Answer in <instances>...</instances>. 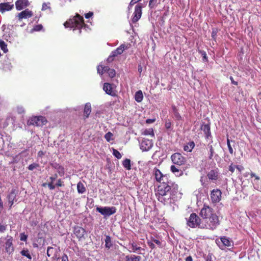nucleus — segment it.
Returning a JSON list of instances; mask_svg holds the SVG:
<instances>
[{
    "label": "nucleus",
    "instance_id": "1",
    "mask_svg": "<svg viewBox=\"0 0 261 261\" xmlns=\"http://www.w3.org/2000/svg\"><path fill=\"white\" fill-rule=\"evenodd\" d=\"M178 186L176 184L160 185L157 187L155 195L158 200L164 205L171 204L172 196L177 193Z\"/></svg>",
    "mask_w": 261,
    "mask_h": 261
},
{
    "label": "nucleus",
    "instance_id": "2",
    "mask_svg": "<svg viewBox=\"0 0 261 261\" xmlns=\"http://www.w3.org/2000/svg\"><path fill=\"white\" fill-rule=\"evenodd\" d=\"M64 25L65 28H73V30L77 29L79 33H81V29H84L86 30L88 28V25L84 22L83 17L79 14H76L72 18L66 21Z\"/></svg>",
    "mask_w": 261,
    "mask_h": 261
},
{
    "label": "nucleus",
    "instance_id": "3",
    "mask_svg": "<svg viewBox=\"0 0 261 261\" xmlns=\"http://www.w3.org/2000/svg\"><path fill=\"white\" fill-rule=\"evenodd\" d=\"M220 225L219 217L216 214H214L210 217L205 219L202 222L201 228L215 230Z\"/></svg>",
    "mask_w": 261,
    "mask_h": 261
},
{
    "label": "nucleus",
    "instance_id": "4",
    "mask_svg": "<svg viewBox=\"0 0 261 261\" xmlns=\"http://www.w3.org/2000/svg\"><path fill=\"white\" fill-rule=\"evenodd\" d=\"M187 224L191 228L198 227L201 228L202 223L200 218L195 213H192L187 219Z\"/></svg>",
    "mask_w": 261,
    "mask_h": 261
},
{
    "label": "nucleus",
    "instance_id": "5",
    "mask_svg": "<svg viewBox=\"0 0 261 261\" xmlns=\"http://www.w3.org/2000/svg\"><path fill=\"white\" fill-rule=\"evenodd\" d=\"M47 122V119L45 117L42 116H33L28 120L27 124L28 125L42 126L46 124Z\"/></svg>",
    "mask_w": 261,
    "mask_h": 261
},
{
    "label": "nucleus",
    "instance_id": "6",
    "mask_svg": "<svg viewBox=\"0 0 261 261\" xmlns=\"http://www.w3.org/2000/svg\"><path fill=\"white\" fill-rule=\"evenodd\" d=\"M96 212L100 213L105 217H109L116 212V208L115 206L97 207Z\"/></svg>",
    "mask_w": 261,
    "mask_h": 261
},
{
    "label": "nucleus",
    "instance_id": "7",
    "mask_svg": "<svg viewBox=\"0 0 261 261\" xmlns=\"http://www.w3.org/2000/svg\"><path fill=\"white\" fill-rule=\"evenodd\" d=\"M216 243L221 250H223L225 247H229L233 245L232 241L226 236L221 237L219 239H216Z\"/></svg>",
    "mask_w": 261,
    "mask_h": 261
},
{
    "label": "nucleus",
    "instance_id": "8",
    "mask_svg": "<svg viewBox=\"0 0 261 261\" xmlns=\"http://www.w3.org/2000/svg\"><path fill=\"white\" fill-rule=\"evenodd\" d=\"M171 159L174 164L179 166L184 165L187 162L186 158L178 152H176L172 154Z\"/></svg>",
    "mask_w": 261,
    "mask_h": 261
},
{
    "label": "nucleus",
    "instance_id": "9",
    "mask_svg": "<svg viewBox=\"0 0 261 261\" xmlns=\"http://www.w3.org/2000/svg\"><path fill=\"white\" fill-rule=\"evenodd\" d=\"M214 210L208 205L204 204L200 212V216L202 217L203 221L210 217L215 214Z\"/></svg>",
    "mask_w": 261,
    "mask_h": 261
},
{
    "label": "nucleus",
    "instance_id": "10",
    "mask_svg": "<svg viewBox=\"0 0 261 261\" xmlns=\"http://www.w3.org/2000/svg\"><path fill=\"white\" fill-rule=\"evenodd\" d=\"M221 197L222 192L219 189H213L211 192V199L213 203L219 202L221 199Z\"/></svg>",
    "mask_w": 261,
    "mask_h": 261
},
{
    "label": "nucleus",
    "instance_id": "11",
    "mask_svg": "<svg viewBox=\"0 0 261 261\" xmlns=\"http://www.w3.org/2000/svg\"><path fill=\"white\" fill-rule=\"evenodd\" d=\"M142 6L140 4H138L135 6V11L132 18V22L133 23L137 22L140 19L142 13Z\"/></svg>",
    "mask_w": 261,
    "mask_h": 261
},
{
    "label": "nucleus",
    "instance_id": "12",
    "mask_svg": "<svg viewBox=\"0 0 261 261\" xmlns=\"http://www.w3.org/2000/svg\"><path fill=\"white\" fill-rule=\"evenodd\" d=\"M73 233L78 239L79 241H81L84 239L86 230L82 227L75 226L73 227Z\"/></svg>",
    "mask_w": 261,
    "mask_h": 261
},
{
    "label": "nucleus",
    "instance_id": "13",
    "mask_svg": "<svg viewBox=\"0 0 261 261\" xmlns=\"http://www.w3.org/2000/svg\"><path fill=\"white\" fill-rule=\"evenodd\" d=\"M153 146V143L151 140L148 139H143L140 144V149L142 151H148Z\"/></svg>",
    "mask_w": 261,
    "mask_h": 261
},
{
    "label": "nucleus",
    "instance_id": "14",
    "mask_svg": "<svg viewBox=\"0 0 261 261\" xmlns=\"http://www.w3.org/2000/svg\"><path fill=\"white\" fill-rule=\"evenodd\" d=\"M33 15V13L32 11L28 9H25L17 15L18 21L20 22L22 19H27L31 17Z\"/></svg>",
    "mask_w": 261,
    "mask_h": 261
},
{
    "label": "nucleus",
    "instance_id": "15",
    "mask_svg": "<svg viewBox=\"0 0 261 261\" xmlns=\"http://www.w3.org/2000/svg\"><path fill=\"white\" fill-rule=\"evenodd\" d=\"M103 89L107 94L112 96H116V92L113 90L112 84L105 83L103 84Z\"/></svg>",
    "mask_w": 261,
    "mask_h": 261
},
{
    "label": "nucleus",
    "instance_id": "16",
    "mask_svg": "<svg viewBox=\"0 0 261 261\" xmlns=\"http://www.w3.org/2000/svg\"><path fill=\"white\" fill-rule=\"evenodd\" d=\"M207 176L210 180H217L219 178V172L218 169H212L211 170L207 173Z\"/></svg>",
    "mask_w": 261,
    "mask_h": 261
},
{
    "label": "nucleus",
    "instance_id": "17",
    "mask_svg": "<svg viewBox=\"0 0 261 261\" xmlns=\"http://www.w3.org/2000/svg\"><path fill=\"white\" fill-rule=\"evenodd\" d=\"M51 167L56 170L57 172L60 176H62L65 174V169L63 166L58 163L51 164Z\"/></svg>",
    "mask_w": 261,
    "mask_h": 261
},
{
    "label": "nucleus",
    "instance_id": "18",
    "mask_svg": "<svg viewBox=\"0 0 261 261\" xmlns=\"http://www.w3.org/2000/svg\"><path fill=\"white\" fill-rule=\"evenodd\" d=\"M128 48L127 45L122 44L119 47L117 48L115 50L113 51V56H117L118 55H121L123 51Z\"/></svg>",
    "mask_w": 261,
    "mask_h": 261
},
{
    "label": "nucleus",
    "instance_id": "19",
    "mask_svg": "<svg viewBox=\"0 0 261 261\" xmlns=\"http://www.w3.org/2000/svg\"><path fill=\"white\" fill-rule=\"evenodd\" d=\"M16 197V193L15 190H12L11 193L9 194L7 197L8 198V204L10 207H11L14 203V201Z\"/></svg>",
    "mask_w": 261,
    "mask_h": 261
},
{
    "label": "nucleus",
    "instance_id": "20",
    "mask_svg": "<svg viewBox=\"0 0 261 261\" xmlns=\"http://www.w3.org/2000/svg\"><path fill=\"white\" fill-rule=\"evenodd\" d=\"M30 5L28 0H17V10H21L26 8Z\"/></svg>",
    "mask_w": 261,
    "mask_h": 261
},
{
    "label": "nucleus",
    "instance_id": "21",
    "mask_svg": "<svg viewBox=\"0 0 261 261\" xmlns=\"http://www.w3.org/2000/svg\"><path fill=\"white\" fill-rule=\"evenodd\" d=\"M179 166L172 165L170 167L171 171L176 176H182L184 174L182 170L180 169L178 167Z\"/></svg>",
    "mask_w": 261,
    "mask_h": 261
},
{
    "label": "nucleus",
    "instance_id": "22",
    "mask_svg": "<svg viewBox=\"0 0 261 261\" xmlns=\"http://www.w3.org/2000/svg\"><path fill=\"white\" fill-rule=\"evenodd\" d=\"M13 7V5H10L8 3L0 4V12L4 13L6 11L11 10Z\"/></svg>",
    "mask_w": 261,
    "mask_h": 261
},
{
    "label": "nucleus",
    "instance_id": "23",
    "mask_svg": "<svg viewBox=\"0 0 261 261\" xmlns=\"http://www.w3.org/2000/svg\"><path fill=\"white\" fill-rule=\"evenodd\" d=\"M91 112V106L89 102L86 103L84 109V118H87Z\"/></svg>",
    "mask_w": 261,
    "mask_h": 261
},
{
    "label": "nucleus",
    "instance_id": "24",
    "mask_svg": "<svg viewBox=\"0 0 261 261\" xmlns=\"http://www.w3.org/2000/svg\"><path fill=\"white\" fill-rule=\"evenodd\" d=\"M58 177V175L57 173H55L53 176L49 177L50 181L48 182L47 184V186L49 190H54L55 189V185L54 184V181L57 179Z\"/></svg>",
    "mask_w": 261,
    "mask_h": 261
},
{
    "label": "nucleus",
    "instance_id": "25",
    "mask_svg": "<svg viewBox=\"0 0 261 261\" xmlns=\"http://www.w3.org/2000/svg\"><path fill=\"white\" fill-rule=\"evenodd\" d=\"M201 129L204 132L205 137L208 139L211 135L210 125L208 124H203L201 126Z\"/></svg>",
    "mask_w": 261,
    "mask_h": 261
},
{
    "label": "nucleus",
    "instance_id": "26",
    "mask_svg": "<svg viewBox=\"0 0 261 261\" xmlns=\"http://www.w3.org/2000/svg\"><path fill=\"white\" fill-rule=\"evenodd\" d=\"M161 185H171L173 184L171 180L169 179V175L164 174L161 179Z\"/></svg>",
    "mask_w": 261,
    "mask_h": 261
},
{
    "label": "nucleus",
    "instance_id": "27",
    "mask_svg": "<svg viewBox=\"0 0 261 261\" xmlns=\"http://www.w3.org/2000/svg\"><path fill=\"white\" fill-rule=\"evenodd\" d=\"M153 175L154 176L155 180L158 182H161V179L164 175V174L161 172V171L159 169L157 168H154L153 170Z\"/></svg>",
    "mask_w": 261,
    "mask_h": 261
},
{
    "label": "nucleus",
    "instance_id": "28",
    "mask_svg": "<svg viewBox=\"0 0 261 261\" xmlns=\"http://www.w3.org/2000/svg\"><path fill=\"white\" fill-rule=\"evenodd\" d=\"M129 245L131 246L132 251L133 252H138V251L141 250H144V249H142L141 247L138 246L137 244L134 241L130 242Z\"/></svg>",
    "mask_w": 261,
    "mask_h": 261
},
{
    "label": "nucleus",
    "instance_id": "29",
    "mask_svg": "<svg viewBox=\"0 0 261 261\" xmlns=\"http://www.w3.org/2000/svg\"><path fill=\"white\" fill-rule=\"evenodd\" d=\"M12 240L11 239H9L6 243V249L7 252L9 253H11V252L14 251V248L12 246Z\"/></svg>",
    "mask_w": 261,
    "mask_h": 261
},
{
    "label": "nucleus",
    "instance_id": "30",
    "mask_svg": "<svg viewBox=\"0 0 261 261\" xmlns=\"http://www.w3.org/2000/svg\"><path fill=\"white\" fill-rule=\"evenodd\" d=\"M195 146V143L193 141L189 142L184 147V149L185 151L187 152L192 151V149L194 148Z\"/></svg>",
    "mask_w": 261,
    "mask_h": 261
},
{
    "label": "nucleus",
    "instance_id": "31",
    "mask_svg": "<svg viewBox=\"0 0 261 261\" xmlns=\"http://www.w3.org/2000/svg\"><path fill=\"white\" fill-rule=\"evenodd\" d=\"M126 261H140L141 257L135 255H127L125 257Z\"/></svg>",
    "mask_w": 261,
    "mask_h": 261
},
{
    "label": "nucleus",
    "instance_id": "32",
    "mask_svg": "<svg viewBox=\"0 0 261 261\" xmlns=\"http://www.w3.org/2000/svg\"><path fill=\"white\" fill-rule=\"evenodd\" d=\"M143 95L142 91L139 90L136 92L135 94V99L138 102H140L142 101Z\"/></svg>",
    "mask_w": 261,
    "mask_h": 261
},
{
    "label": "nucleus",
    "instance_id": "33",
    "mask_svg": "<svg viewBox=\"0 0 261 261\" xmlns=\"http://www.w3.org/2000/svg\"><path fill=\"white\" fill-rule=\"evenodd\" d=\"M77 190L79 193L83 194L86 192V188L84 184L80 181L77 184Z\"/></svg>",
    "mask_w": 261,
    "mask_h": 261
},
{
    "label": "nucleus",
    "instance_id": "34",
    "mask_svg": "<svg viewBox=\"0 0 261 261\" xmlns=\"http://www.w3.org/2000/svg\"><path fill=\"white\" fill-rule=\"evenodd\" d=\"M58 250V249H56L52 247H48L47 249V255L50 257L53 255Z\"/></svg>",
    "mask_w": 261,
    "mask_h": 261
},
{
    "label": "nucleus",
    "instance_id": "35",
    "mask_svg": "<svg viewBox=\"0 0 261 261\" xmlns=\"http://www.w3.org/2000/svg\"><path fill=\"white\" fill-rule=\"evenodd\" d=\"M123 166L127 170L131 169L130 160L128 159H125L122 162Z\"/></svg>",
    "mask_w": 261,
    "mask_h": 261
},
{
    "label": "nucleus",
    "instance_id": "36",
    "mask_svg": "<svg viewBox=\"0 0 261 261\" xmlns=\"http://www.w3.org/2000/svg\"><path fill=\"white\" fill-rule=\"evenodd\" d=\"M111 242V238L109 236H106L105 239V247L108 249H110L112 246Z\"/></svg>",
    "mask_w": 261,
    "mask_h": 261
},
{
    "label": "nucleus",
    "instance_id": "37",
    "mask_svg": "<svg viewBox=\"0 0 261 261\" xmlns=\"http://www.w3.org/2000/svg\"><path fill=\"white\" fill-rule=\"evenodd\" d=\"M113 134L110 132H108L105 135V138L107 140V141L108 142H110L111 141L114 140V138H113Z\"/></svg>",
    "mask_w": 261,
    "mask_h": 261
},
{
    "label": "nucleus",
    "instance_id": "38",
    "mask_svg": "<svg viewBox=\"0 0 261 261\" xmlns=\"http://www.w3.org/2000/svg\"><path fill=\"white\" fill-rule=\"evenodd\" d=\"M22 256L27 257L28 259H31L32 256L30 253L28 249H23L20 252Z\"/></svg>",
    "mask_w": 261,
    "mask_h": 261
},
{
    "label": "nucleus",
    "instance_id": "39",
    "mask_svg": "<svg viewBox=\"0 0 261 261\" xmlns=\"http://www.w3.org/2000/svg\"><path fill=\"white\" fill-rule=\"evenodd\" d=\"M172 123L170 119H167L165 121V127L167 130H171L172 129Z\"/></svg>",
    "mask_w": 261,
    "mask_h": 261
},
{
    "label": "nucleus",
    "instance_id": "40",
    "mask_svg": "<svg viewBox=\"0 0 261 261\" xmlns=\"http://www.w3.org/2000/svg\"><path fill=\"white\" fill-rule=\"evenodd\" d=\"M143 134L144 135H150L151 136H154V132L152 128L145 129Z\"/></svg>",
    "mask_w": 261,
    "mask_h": 261
},
{
    "label": "nucleus",
    "instance_id": "41",
    "mask_svg": "<svg viewBox=\"0 0 261 261\" xmlns=\"http://www.w3.org/2000/svg\"><path fill=\"white\" fill-rule=\"evenodd\" d=\"M0 47L1 48V49L3 50L5 53H6L8 51V49L7 48V44L5 43V42L4 41H2V40L0 41Z\"/></svg>",
    "mask_w": 261,
    "mask_h": 261
},
{
    "label": "nucleus",
    "instance_id": "42",
    "mask_svg": "<svg viewBox=\"0 0 261 261\" xmlns=\"http://www.w3.org/2000/svg\"><path fill=\"white\" fill-rule=\"evenodd\" d=\"M150 240L153 243H155L159 248H162V242L159 240L156 239L154 238L151 237H150Z\"/></svg>",
    "mask_w": 261,
    "mask_h": 261
},
{
    "label": "nucleus",
    "instance_id": "43",
    "mask_svg": "<svg viewBox=\"0 0 261 261\" xmlns=\"http://www.w3.org/2000/svg\"><path fill=\"white\" fill-rule=\"evenodd\" d=\"M113 154L118 159L121 158V153L117 149L113 148Z\"/></svg>",
    "mask_w": 261,
    "mask_h": 261
},
{
    "label": "nucleus",
    "instance_id": "44",
    "mask_svg": "<svg viewBox=\"0 0 261 261\" xmlns=\"http://www.w3.org/2000/svg\"><path fill=\"white\" fill-rule=\"evenodd\" d=\"M227 147H228L229 153L231 154H233V153H234L233 152V150L232 147H231V146L230 145V140H229L228 138H227Z\"/></svg>",
    "mask_w": 261,
    "mask_h": 261
},
{
    "label": "nucleus",
    "instance_id": "45",
    "mask_svg": "<svg viewBox=\"0 0 261 261\" xmlns=\"http://www.w3.org/2000/svg\"><path fill=\"white\" fill-rule=\"evenodd\" d=\"M39 167V164L37 163H33L29 166L28 167L29 170L32 171L34 169L37 168Z\"/></svg>",
    "mask_w": 261,
    "mask_h": 261
},
{
    "label": "nucleus",
    "instance_id": "46",
    "mask_svg": "<svg viewBox=\"0 0 261 261\" xmlns=\"http://www.w3.org/2000/svg\"><path fill=\"white\" fill-rule=\"evenodd\" d=\"M107 73H108L109 76L111 78H113L115 76L116 72L114 69L110 68V69L108 71V72Z\"/></svg>",
    "mask_w": 261,
    "mask_h": 261
},
{
    "label": "nucleus",
    "instance_id": "47",
    "mask_svg": "<svg viewBox=\"0 0 261 261\" xmlns=\"http://www.w3.org/2000/svg\"><path fill=\"white\" fill-rule=\"evenodd\" d=\"M55 185V187H64V181L61 179H58L57 180V182H56V184Z\"/></svg>",
    "mask_w": 261,
    "mask_h": 261
},
{
    "label": "nucleus",
    "instance_id": "48",
    "mask_svg": "<svg viewBox=\"0 0 261 261\" xmlns=\"http://www.w3.org/2000/svg\"><path fill=\"white\" fill-rule=\"evenodd\" d=\"M208 146H209L210 152V155H209V159L210 160H211L213 159V157L214 155V149L213 148V147L212 145H208Z\"/></svg>",
    "mask_w": 261,
    "mask_h": 261
},
{
    "label": "nucleus",
    "instance_id": "49",
    "mask_svg": "<svg viewBox=\"0 0 261 261\" xmlns=\"http://www.w3.org/2000/svg\"><path fill=\"white\" fill-rule=\"evenodd\" d=\"M199 52L201 54L203 58V60L204 61H207V57L205 51L204 50H199Z\"/></svg>",
    "mask_w": 261,
    "mask_h": 261
},
{
    "label": "nucleus",
    "instance_id": "50",
    "mask_svg": "<svg viewBox=\"0 0 261 261\" xmlns=\"http://www.w3.org/2000/svg\"><path fill=\"white\" fill-rule=\"evenodd\" d=\"M102 69H103L102 65H98L97 67V72L100 75H102L105 73L104 70Z\"/></svg>",
    "mask_w": 261,
    "mask_h": 261
},
{
    "label": "nucleus",
    "instance_id": "51",
    "mask_svg": "<svg viewBox=\"0 0 261 261\" xmlns=\"http://www.w3.org/2000/svg\"><path fill=\"white\" fill-rule=\"evenodd\" d=\"M173 114H174V118L176 121H180V120H182V117L178 112L174 113Z\"/></svg>",
    "mask_w": 261,
    "mask_h": 261
},
{
    "label": "nucleus",
    "instance_id": "52",
    "mask_svg": "<svg viewBox=\"0 0 261 261\" xmlns=\"http://www.w3.org/2000/svg\"><path fill=\"white\" fill-rule=\"evenodd\" d=\"M235 168H236V165H234L233 163H231L228 167V170L233 173L234 171Z\"/></svg>",
    "mask_w": 261,
    "mask_h": 261
},
{
    "label": "nucleus",
    "instance_id": "53",
    "mask_svg": "<svg viewBox=\"0 0 261 261\" xmlns=\"http://www.w3.org/2000/svg\"><path fill=\"white\" fill-rule=\"evenodd\" d=\"M49 5H50L49 3H43L42 4V11H44V10H47L48 9H50Z\"/></svg>",
    "mask_w": 261,
    "mask_h": 261
},
{
    "label": "nucleus",
    "instance_id": "54",
    "mask_svg": "<svg viewBox=\"0 0 261 261\" xmlns=\"http://www.w3.org/2000/svg\"><path fill=\"white\" fill-rule=\"evenodd\" d=\"M28 239V236L25 234L24 233H21L20 234V240L21 241L26 242Z\"/></svg>",
    "mask_w": 261,
    "mask_h": 261
},
{
    "label": "nucleus",
    "instance_id": "55",
    "mask_svg": "<svg viewBox=\"0 0 261 261\" xmlns=\"http://www.w3.org/2000/svg\"><path fill=\"white\" fill-rule=\"evenodd\" d=\"M60 250L59 249H58V250L56 252V253H55L53 256L52 257V258L53 259H57V260H58L60 259V255H59V252H60Z\"/></svg>",
    "mask_w": 261,
    "mask_h": 261
},
{
    "label": "nucleus",
    "instance_id": "56",
    "mask_svg": "<svg viewBox=\"0 0 261 261\" xmlns=\"http://www.w3.org/2000/svg\"><path fill=\"white\" fill-rule=\"evenodd\" d=\"M156 3V0H150L149 3V7L152 9L154 7Z\"/></svg>",
    "mask_w": 261,
    "mask_h": 261
},
{
    "label": "nucleus",
    "instance_id": "57",
    "mask_svg": "<svg viewBox=\"0 0 261 261\" xmlns=\"http://www.w3.org/2000/svg\"><path fill=\"white\" fill-rule=\"evenodd\" d=\"M147 243L149 247L152 250L155 248V246L150 240H148Z\"/></svg>",
    "mask_w": 261,
    "mask_h": 261
},
{
    "label": "nucleus",
    "instance_id": "58",
    "mask_svg": "<svg viewBox=\"0 0 261 261\" xmlns=\"http://www.w3.org/2000/svg\"><path fill=\"white\" fill-rule=\"evenodd\" d=\"M43 29V26L42 24H38L35 25L34 28L33 30L35 31H39Z\"/></svg>",
    "mask_w": 261,
    "mask_h": 261
},
{
    "label": "nucleus",
    "instance_id": "59",
    "mask_svg": "<svg viewBox=\"0 0 261 261\" xmlns=\"http://www.w3.org/2000/svg\"><path fill=\"white\" fill-rule=\"evenodd\" d=\"M25 112L24 108L22 107H17V113L23 114Z\"/></svg>",
    "mask_w": 261,
    "mask_h": 261
},
{
    "label": "nucleus",
    "instance_id": "60",
    "mask_svg": "<svg viewBox=\"0 0 261 261\" xmlns=\"http://www.w3.org/2000/svg\"><path fill=\"white\" fill-rule=\"evenodd\" d=\"M116 56H113V52L112 51L111 55L109 56V57L107 59V61L108 62H111L114 60V58Z\"/></svg>",
    "mask_w": 261,
    "mask_h": 261
},
{
    "label": "nucleus",
    "instance_id": "61",
    "mask_svg": "<svg viewBox=\"0 0 261 261\" xmlns=\"http://www.w3.org/2000/svg\"><path fill=\"white\" fill-rule=\"evenodd\" d=\"M217 31L213 30L212 32V37L216 41V36H217Z\"/></svg>",
    "mask_w": 261,
    "mask_h": 261
},
{
    "label": "nucleus",
    "instance_id": "62",
    "mask_svg": "<svg viewBox=\"0 0 261 261\" xmlns=\"http://www.w3.org/2000/svg\"><path fill=\"white\" fill-rule=\"evenodd\" d=\"M61 259L62 261H69L67 255L65 253L61 257Z\"/></svg>",
    "mask_w": 261,
    "mask_h": 261
},
{
    "label": "nucleus",
    "instance_id": "63",
    "mask_svg": "<svg viewBox=\"0 0 261 261\" xmlns=\"http://www.w3.org/2000/svg\"><path fill=\"white\" fill-rule=\"evenodd\" d=\"M236 169L241 173L244 169V168L241 165H236Z\"/></svg>",
    "mask_w": 261,
    "mask_h": 261
},
{
    "label": "nucleus",
    "instance_id": "64",
    "mask_svg": "<svg viewBox=\"0 0 261 261\" xmlns=\"http://www.w3.org/2000/svg\"><path fill=\"white\" fill-rule=\"evenodd\" d=\"M206 261H213L212 259V255L208 254L206 257Z\"/></svg>",
    "mask_w": 261,
    "mask_h": 261
}]
</instances>
